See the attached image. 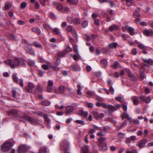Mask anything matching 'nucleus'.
<instances>
[{
    "instance_id": "nucleus-8",
    "label": "nucleus",
    "mask_w": 153,
    "mask_h": 153,
    "mask_svg": "<svg viewBox=\"0 0 153 153\" xmlns=\"http://www.w3.org/2000/svg\"><path fill=\"white\" fill-rule=\"evenodd\" d=\"M12 95L13 97L17 99H19L20 98V94L19 92H20V91L19 89L13 90L12 91Z\"/></svg>"
},
{
    "instance_id": "nucleus-57",
    "label": "nucleus",
    "mask_w": 153,
    "mask_h": 153,
    "mask_svg": "<svg viewBox=\"0 0 153 153\" xmlns=\"http://www.w3.org/2000/svg\"><path fill=\"white\" fill-rule=\"evenodd\" d=\"M76 122L78 123L79 124H81L82 125H85V123L82 120H76Z\"/></svg>"
},
{
    "instance_id": "nucleus-50",
    "label": "nucleus",
    "mask_w": 153,
    "mask_h": 153,
    "mask_svg": "<svg viewBox=\"0 0 153 153\" xmlns=\"http://www.w3.org/2000/svg\"><path fill=\"white\" fill-rule=\"evenodd\" d=\"M126 153H138V152L136 149H132L131 151H127Z\"/></svg>"
},
{
    "instance_id": "nucleus-22",
    "label": "nucleus",
    "mask_w": 153,
    "mask_h": 153,
    "mask_svg": "<svg viewBox=\"0 0 153 153\" xmlns=\"http://www.w3.org/2000/svg\"><path fill=\"white\" fill-rule=\"evenodd\" d=\"M99 147L100 149L102 151H106L107 150V147L105 143L103 146H102L101 144H100V145Z\"/></svg>"
},
{
    "instance_id": "nucleus-4",
    "label": "nucleus",
    "mask_w": 153,
    "mask_h": 153,
    "mask_svg": "<svg viewBox=\"0 0 153 153\" xmlns=\"http://www.w3.org/2000/svg\"><path fill=\"white\" fill-rule=\"evenodd\" d=\"M60 147L62 150H64L65 153H70L68 152L69 144L67 140H64L62 141L60 144Z\"/></svg>"
},
{
    "instance_id": "nucleus-1",
    "label": "nucleus",
    "mask_w": 153,
    "mask_h": 153,
    "mask_svg": "<svg viewBox=\"0 0 153 153\" xmlns=\"http://www.w3.org/2000/svg\"><path fill=\"white\" fill-rule=\"evenodd\" d=\"M8 114L17 117L19 120L23 121L25 118L33 125H38L39 124L40 120L30 117L25 116V114L21 111L16 109H12L9 111Z\"/></svg>"
},
{
    "instance_id": "nucleus-31",
    "label": "nucleus",
    "mask_w": 153,
    "mask_h": 153,
    "mask_svg": "<svg viewBox=\"0 0 153 153\" xmlns=\"http://www.w3.org/2000/svg\"><path fill=\"white\" fill-rule=\"evenodd\" d=\"M63 6L62 4H58L56 7V9L61 12H63Z\"/></svg>"
},
{
    "instance_id": "nucleus-56",
    "label": "nucleus",
    "mask_w": 153,
    "mask_h": 153,
    "mask_svg": "<svg viewBox=\"0 0 153 153\" xmlns=\"http://www.w3.org/2000/svg\"><path fill=\"white\" fill-rule=\"evenodd\" d=\"M125 134L120 132L117 134V137L120 138H123L125 135Z\"/></svg>"
},
{
    "instance_id": "nucleus-52",
    "label": "nucleus",
    "mask_w": 153,
    "mask_h": 153,
    "mask_svg": "<svg viewBox=\"0 0 153 153\" xmlns=\"http://www.w3.org/2000/svg\"><path fill=\"white\" fill-rule=\"evenodd\" d=\"M128 117H129L128 115L126 112H124L122 116V118L123 119H124L125 118H127Z\"/></svg>"
},
{
    "instance_id": "nucleus-3",
    "label": "nucleus",
    "mask_w": 153,
    "mask_h": 153,
    "mask_svg": "<svg viewBox=\"0 0 153 153\" xmlns=\"http://www.w3.org/2000/svg\"><path fill=\"white\" fill-rule=\"evenodd\" d=\"M13 146V144L11 142L7 141L4 143L1 146V150L4 152L8 151Z\"/></svg>"
},
{
    "instance_id": "nucleus-48",
    "label": "nucleus",
    "mask_w": 153,
    "mask_h": 153,
    "mask_svg": "<svg viewBox=\"0 0 153 153\" xmlns=\"http://www.w3.org/2000/svg\"><path fill=\"white\" fill-rule=\"evenodd\" d=\"M77 87L78 88V89L77 90V94L78 95H80L82 94V92L81 91V87H80V85H77Z\"/></svg>"
},
{
    "instance_id": "nucleus-58",
    "label": "nucleus",
    "mask_w": 153,
    "mask_h": 153,
    "mask_svg": "<svg viewBox=\"0 0 153 153\" xmlns=\"http://www.w3.org/2000/svg\"><path fill=\"white\" fill-rule=\"evenodd\" d=\"M93 127L94 129H95V130L96 131V130H101V128L100 127H99L98 126L94 125H93Z\"/></svg>"
},
{
    "instance_id": "nucleus-24",
    "label": "nucleus",
    "mask_w": 153,
    "mask_h": 153,
    "mask_svg": "<svg viewBox=\"0 0 153 153\" xmlns=\"http://www.w3.org/2000/svg\"><path fill=\"white\" fill-rule=\"evenodd\" d=\"M32 30L33 32L36 33L38 35L40 34L41 32L40 29L36 27H34L32 28Z\"/></svg>"
},
{
    "instance_id": "nucleus-6",
    "label": "nucleus",
    "mask_w": 153,
    "mask_h": 153,
    "mask_svg": "<svg viewBox=\"0 0 153 153\" xmlns=\"http://www.w3.org/2000/svg\"><path fill=\"white\" fill-rule=\"evenodd\" d=\"M66 30L68 32H71L73 36L76 38H77V34L76 32L73 29L72 26L71 25H68L66 28Z\"/></svg>"
},
{
    "instance_id": "nucleus-64",
    "label": "nucleus",
    "mask_w": 153,
    "mask_h": 153,
    "mask_svg": "<svg viewBox=\"0 0 153 153\" xmlns=\"http://www.w3.org/2000/svg\"><path fill=\"white\" fill-rule=\"evenodd\" d=\"M109 91H110V92L111 93V94H114V88L112 87H110Z\"/></svg>"
},
{
    "instance_id": "nucleus-5",
    "label": "nucleus",
    "mask_w": 153,
    "mask_h": 153,
    "mask_svg": "<svg viewBox=\"0 0 153 153\" xmlns=\"http://www.w3.org/2000/svg\"><path fill=\"white\" fill-rule=\"evenodd\" d=\"M30 149V147L24 145H22L19 146L17 152L18 153H26L27 150Z\"/></svg>"
},
{
    "instance_id": "nucleus-45",
    "label": "nucleus",
    "mask_w": 153,
    "mask_h": 153,
    "mask_svg": "<svg viewBox=\"0 0 153 153\" xmlns=\"http://www.w3.org/2000/svg\"><path fill=\"white\" fill-rule=\"evenodd\" d=\"M72 68L73 70L74 71H79L81 69L79 67L74 66L72 67Z\"/></svg>"
},
{
    "instance_id": "nucleus-29",
    "label": "nucleus",
    "mask_w": 153,
    "mask_h": 153,
    "mask_svg": "<svg viewBox=\"0 0 153 153\" xmlns=\"http://www.w3.org/2000/svg\"><path fill=\"white\" fill-rule=\"evenodd\" d=\"M11 4L9 2L6 3L4 6V9L5 10H7L10 9L11 7Z\"/></svg>"
},
{
    "instance_id": "nucleus-39",
    "label": "nucleus",
    "mask_w": 153,
    "mask_h": 153,
    "mask_svg": "<svg viewBox=\"0 0 153 153\" xmlns=\"http://www.w3.org/2000/svg\"><path fill=\"white\" fill-rule=\"evenodd\" d=\"M140 9L139 8H137L136 9V12H135L133 14V16H140V13L139 12V11Z\"/></svg>"
},
{
    "instance_id": "nucleus-43",
    "label": "nucleus",
    "mask_w": 153,
    "mask_h": 153,
    "mask_svg": "<svg viewBox=\"0 0 153 153\" xmlns=\"http://www.w3.org/2000/svg\"><path fill=\"white\" fill-rule=\"evenodd\" d=\"M41 103L42 105L45 106H48L50 104V102L46 100L43 101Z\"/></svg>"
},
{
    "instance_id": "nucleus-30",
    "label": "nucleus",
    "mask_w": 153,
    "mask_h": 153,
    "mask_svg": "<svg viewBox=\"0 0 153 153\" xmlns=\"http://www.w3.org/2000/svg\"><path fill=\"white\" fill-rule=\"evenodd\" d=\"M126 1V4L127 6H130L133 3L134 1L133 0H123Z\"/></svg>"
},
{
    "instance_id": "nucleus-20",
    "label": "nucleus",
    "mask_w": 153,
    "mask_h": 153,
    "mask_svg": "<svg viewBox=\"0 0 153 153\" xmlns=\"http://www.w3.org/2000/svg\"><path fill=\"white\" fill-rule=\"evenodd\" d=\"M120 64L117 61H115L113 64L112 65L111 67L114 69H116L120 67Z\"/></svg>"
},
{
    "instance_id": "nucleus-49",
    "label": "nucleus",
    "mask_w": 153,
    "mask_h": 153,
    "mask_svg": "<svg viewBox=\"0 0 153 153\" xmlns=\"http://www.w3.org/2000/svg\"><path fill=\"white\" fill-rule=\"evenodd\" d=\"M27 5V4L25 2H22L21 4V7L22 9L25 8Z\"/></svg>"
},
{
    "instance_id": "nucleus-21",
    "label": "nucleus",
    "mask_w": 153,
    "mask_h": 153,
    "mask_svg": "<svg viewBox=\"0 0 153 153\" xmlns=\"http://www.w3.org/2000/svg\"><path fill=\"white\" fill-rule=\"evenodd\" d=\"M39 153H47V150L46 147L43 146L40 148Z\"/></svg>"
},
{
    "instance_id": "nucleus-28",
    "label": "nucleus",
    "mask_w": 153,
    "mask_h": 153,
    "mask_svg": "<svg viewBox=\"0 0 153 153\" xmlns=\"http://www.w3.org/2000/svg\"><path fill=\"white\" fill-rule=\"evenodd\" d=\"M134 29L133 28L129 27L128 32L129 33L130 35L133 36L134 34Z\"/></svg>"
},
{
    "instance_id": "nucleus-42",
    "label": "nucleus",
    "mask_w": 153,
    "mask_h": 153,
    "mask_svg": "<svg viewBox=\"0 0 153 153\" xmlns=\"http://www.w3.org/2000/svg\"><path fill=\"white\" fill-rule=\"evenodd\" d=\"M73 49L74 51V52L75 53H77V54H78L79 53V51L78 49V48H77V45L76 44H73Z\"/></svg>"
},
{
    "instance_id": "nucleus-61",
    "label": "nucleus",
    "mask_w": 153,
    "mask_h": 153,
    "mask_svg": "<svg viewBox=\"0 0 153 153\" xmlns=\"http://www.w3.org/2000/svg\"><path fill=\"white\" fill-rule=\"evenodd\" d=\"M129 27V26L127 25H126L122 27V30L124 31H125L126 30L128 31Z\"/></svg>"
},
{
    "instance_id": "nucleus-27",
    "label": "nucleus",
    "mask_w": 153,
    "mask_h": 153,
    "mask_svg": "<svg viewBox=\"0 0 153 153\" xmlns=\"http://www.w3.org/2000/svg\"><path fill=\"white\" fill-rule=\"evenodd\" d=\"M66 54L65 51H62L59 52L58 53V56L60 58L63 57Z\"/></svg>"
},
{
    "instance_id": "nucleus-12",
    "label": "nucleus",
    "mask_w": 153,
    "mask_h": 153,
    "mask_svg": "<svg viewBox=\"0 0 153 153\" xmlns=\"http://www.w3.org/2000/svg\"><path fill=\"white\" fill-rule=\"evenodd\" d=\"M34 85L31 82H29L27 87L26 88V90L29 92H31L32 91V90L34 88Z\"/></svg>"
},
{
    "instance_id": "nucleus-55",
    "label": "nucleus",
    "mask_w": 153,
    "mask_h": 153,
    "mask_svg": "<svg viewBox=\"0 0 153 153\" xmlns=\"http://www.w3.org/2000/svg\"><path fill=\"white\" fill-rule=\"evenodd\" d=\"M20 85L21 87L24 86L23 80L22 79H20L19 80L18 83Z\"/></svg>"
},
{
    "instance_id": "nucleus-36",
    "label": "nucleus",
    "mask_w": 153,
    "mask_h": 153,
    "mask_svg": "<svg viewBox=\"0 0 153 153\" xmlns=\"http://www.w3.org/2000/svg\"><path fill=\"white\" fill-rule=\"evenodd\" d=\"M44 118L45 121L47 122L48 123H51V120L48 117V115L47 114H45L44 116Z\"/></svg>"
},
{
    "instance_id": "nucleus-40",
    "label": "nucleus",
    "mask_w": 153,
    "mask_h": 153,
    "mask_svg": "<svg viewBox=\"0 0 153 153\" xmlns=\"http://www.w3.org/2000/svg\"><path fill=\"white\" fill-rule=\"evenodd\" d=\"M65 88L64 86L61 85L59 86V91L61 93H63L64 92Z\"/></svg>"
},
{
    "instance_id": "nucleus-46",
    "label": "nucleus",
    "mask_w": 153,
    "mask_h": 153,
    "mask_svg": "<svg viewBox=\"0 0 153 153\" xmlns=\"http://www.w3.org/2000/svg\"><path fill=\"white\" fill-rule=\"evenodd\" d=\"M93 114L94 117L98 119L99 118V114L96 111H93L92 112Z\"/></svg>"
},
{
    "instance_id": "nucleus-33",
    "label": "nucleus",
    "mask_w": 153,
    "mask_h": 153,
    "mask_svg": "<svg viewBox=\"0 0 153 153\" xmlns=\"http://www.w3.org/2000/svg\"><path fill=\"white\" fill-rule=\"evenodd\" d=\"M81 22L80 19L79 18H75L74 19L73 23L75 24L78 25Z\"/></svg>"
},
{
    "instance_id": "nucleus-44",
    "label": "nucleus",
    "mask_w": 153,
    "mask_h": 153,
    "mask_svg": "<svg viewBox=\"0 0 153 153\" xmlns=\"http://www.w3.org/2000/svg\"><path fill=\"white\" fill-rule=\"evenodd\" d=\"M49 16L51 18L53 19H56V17L55 15L52 12H50L49 15Z\"/></svg>"
},
{
    "instance_id": "nucleus-54",
    "label": "nucleus",
    "mask_w": 153,
    "mask_h": 153,
    "mask_svg": "<svg viewBox=\"0 0 153 153\" xmlns=\"http://www.w3.org/2000/svg\"><path fill=\"white\" fill-rule=\"evenodd\" d=\"M86 105L89 108H92L94 107V104L92 103H86Z\"/></svg>"
},
{
    "instance_id": "nucleus-14",
    "label": "nucleus",
    "mask_w": 153,
    "mask_h": 153,
    "mask_svg": "<svg viewBox=\"0 0 153 153\" xmlns=\"http://www.w3.org/2000/svg\"><path fill=\"white\" fill-rule=\"evenodd\" d=\"M28 44L31 46L33 45L36 48H39L41 49L43 48L42 45L38 42H35L33 44H30L28 43Z\"/></svg>"
},
{
    "instance_id": "nucleus-35",
    "label": "nucleus",
    "mask_w": 153,
    "mask_h": 153,
    "mask_svg": "<svg viewBox=\"0 0 153 153\" xmlns=\"http://www.w3.org/2000/svg\"><path fill=\"white\" fill-rule=\"evenodd\" d=\"M36 89L38 91L40 92H41L43 91V89L41 85L39 84H38L36 86Z\"/></svg>"
},
{
    "instance_id": "nucleus-19",
    "label": "nucleus",
    "mask_w": 153,
    "mask_h": 153,
    "mask_svg": "<svg viewBox=\"0 0 153 153\" xmlns=\"http://www.w3.org/2000/svg\"><path fill=\"white\" fill-rule=\"evenodd\" d=\"M49 67H51V63L48 62H47V64H43L42 65V68L45 70H48Z\"/></svg>"
},
{
    "instance_id": "nucleus-23",
    "label": "nucleus",
    "mask_w": 153,
    "mask_h": 153,
    "mask_svg": "<svg viewBox=\"0 0 153 153\" xmlns=\"http://www.w3.org/2000/svg\"><path fill=\"white\" fill-rule=\"evenodd\" d=\"M79 114L82 117H87L88 115V112H85L83 110L79 112Z\"/></svg>"
},
{
    "instance_id": "nucleus-9",
    "label": "nucleus",
    "mask_w": 153,
    "mask_h": 153,
    "mask_svg": "<svg viewBox=\"0 0 153 153\" xmlns=\"http://www.w3.org/2000/svg\"><path fill=\"white\" fill-rule=\"evenodd\" d=\"M53 82L52 80H50L48 81V86L47 88V91L48 92H51L53 89Z\"/></svg>"
},
{
    "instance_id": "nucleus-38",
    "label": "nucleus",
    "mask_w": 153,
    "mask_h": 153,
    "mask_svg": "<svg viewBox=\"0 0 153 153\" xmlns=\"http://www.w3.org/2000/svg\"><path fill=\"white\" fill-rule=\"evenodd\" d=\"M13 77L14 82L15 83H18L19 80L16 75L15 74H13Z\"/></svg>"
},
{
    "instance_id": "nucleus-18",
    "label": "nucleus",
    "mask_w": 153,
    "mask_h": 153,
    "mask_svg": "<svg viewBox=\"0 0 153 153\" xmlns=\"http://www.w3.org/2000/svg\"><path fill=\"white\" fill-rule=\"evenodd\" d=\"M101 63L103 68H105L107 66L108 62L105 59H103L101 60Z\"/></svg>"
},
{
    "instance_id": "nucleus-26",
    "label": "nucleus",
    "mask_w": 153,
    "mask_h": 153,
    "mask_svg": "<svg viewBox=\"0 0 153 153\" xmlns=\"http://www.w3.org/2000/svg\"><path fill=\"white\" fill-rule=\"evenodd\" d=\"M117 45L118 44L117 42H113L110 44L108 45V47L111 48H115L117 47Z\"/></svg>"
},
{
    "instance_id": "nucleus-7",
    "label": "nucleus",
    "mask_w": 153,
    "mask_h": 153,
    "mask_svg": "<svg viewBox=\"0 0 153 153\" xmlns=\"http://www.w3.org/2000/svg\"><path fill=\"white\" fill-rule=\"evenodd\" d=\"M148 142L146 139L144 138L139 141L136 144V146L140 149L143 148L145 145Z\"/></svg>"
},
{
    "instance_id": "nucleus-41",
    "label": "nucleus",
    "mask_w": 153,
    "mask_h": 153,
    "mask_svg": "<svg viewBox=\"0 0 153 153\" xmlns=\"http://www.w3.org/2000/svg\"><path fill=\"white\" fill-rule=\"evenodd\" d=\"M67 19L69 23L72 24L73 23L74 19L73 17L71 16H68V17Z\"/></svg>"
},
{
    "instance_id": "nucleus-34",
    "label": "nucleus",
    "mask_w": 153,
    "mask_h": 153,
    "mask_svg": "<svg viewBox=\"0 0 153 153\" xmlns=\"http://www.w3.org/2000/svg\"><path fill=\"white\" fill-rule=\"evenodd\" d=\"M88 23L87 21L84 20L82 22L81 25L83 28H85L88 26Z\"/></svg>"
},
{
    "instance_id": "nucleus-16",
    "label": "nucleus",
    "mask_w": 153,
    "mask_h": 153,
    "mask_svg": "<svg viewBox=\"0 0 153 153\" xmlns=\"http://www.w3.org/2000/svg\"><path fill=\"white\" fill-rule=\"evenodd\" d=\"M107 109L109 110L110 113H112L116 110L114 106L110 105H108V107Z\"/></svg>"
},
{
    "instance_id": "nucleus-53",
    "label": "nucleus",
    "mask_w": 153,
    "mask_h": 153,
    "mask_svg": "<svg viewBox=\"0 0 153 153\" xmlns=\"http://www.w3.org/2000/svg\"><path fill=\"white\" fill-rule=\"evenodd\" d=\"M36 114L40 116H44L45 114H44L43 112L41 111H37L36 113Z\"/></svg>"
},
{
    "instance_id": "nucleus-2",
    "label": "nucleus",
    "mask_w": 153,
    "mask_h": 153,
    "mask_svg": "<svg viewBox=\"0 0 153 153\" xmlns=\"http://www.w3.org/2000/svg\"><path fill=\"white\" fill-rule=\"evenodd\" d=\"M5 62L12 68H14L20 65L22 66L25 65V60L22 58H15L13 60L8 59L5 61Z\"/></svg>"
},
{
    "instance_id": "nucleus-15",
    "label": "nucleus",
    "mask_w": 153,
    "mask_h": 153,
    "mask_svg": "<svg viewBox=\"0 0 153 153\" xmlns=\"http://www.w3.org/2000/svg\"><path fill=\"white\" fill-rule=\"evenodd\" d=\"M74 108L73 107L71 106H68L66 107V114H68L69 113H70L72 112L74 110Z\"/></svg>"
},
{
    "instance_id": "nucleus-37",
    "label": "nucleus",
    "mask_w": 153,
    "mask_h": 153,
    "mask_svg": "<svg viewBox=\"0 0 153 153\" xmlns=\"http://www.w3.org/2000/svg\"><path fill=\"white\" fill-rule=\"evenodd\" d=\"M52 30L55 34L57 35L59 34L60 30L58 28H55L52 29Z\"/></svg>"
},
{
    "instance_id": "nucleus-47",
    "label": "nucleus",
    "mask_w": 153,
    "mask_h": 153,
    "mask_svg": "<svg viewBox=\"0 0 153 153\" xmlns=\"http://www.w3.org/2000/svg\"><path fill=\"white\" fill-rule=\"evenodd\" d=\"M95 36L94 35H92L91 36H87L86 37V40L88 41H89L91 39L94 40V38Z\"/></svg>"
},
{
    "instance_id": "nucleus-51",
    "label": "nucleus",
    "mask_w": 153,
    "mask_h": 153,
    "mask_svg": "<svg viewBox=\"0 0 153 153\" xmlns=\"http://www.w3.org/2000/svg\"><path fill=\"white\" fill-rule=\"evenodd\" d=\"M39 2L41 5L42 6H45L46 5V1H48V0H39Z\"/></svg>"
},
{
    "instance_id": "nucleus-11",
    "label": "nucleus",
    "mask_w": 153,
    "mask_h": 153,
    "mask_svg": "<svg viewBox=\"0 0 153 153\" xmlns=\"http://www.w3.org/2000/svg\"><path fill=\"white\" fill-rule=\"evenodd\" d=\"M25 51L27 53L29 54L30 55L33 56L35 55L34 51L33 50L32 47H25Z\"/></svg>"
},
{
    "instance_id": "nucleus-17",
    "label": "nucleus",
    "mask_w": 153,
    "mask_h": 153,
    "mask_svg": "<svg viewBox=\"0 0 153 153\" xmlns=\"http://www.w3.org/2000/svg\"><path fill=\"white\" fill-rule=\"evenodd\" d=\"M131 99L133 102V104L134 105H137L139 103V101L137 98L136 96H133Z\"/></svg>"
},
{
    "instance_id": "nucleus-13",
    "label": "nucleus",
    "mask_w": 153,
    "mask_h": 153,
    "mask_svg": "<svg viewBox=\"0 0 153 153\" xmlns=\"http://www.w3.org/2000/svg\"><path fill=\"white\" fill-rule=\"evenodd\" d=\"M140 99L143 102H145L146 103H149L151 101V98L149 97H148L146 99H145V97L143 95H141L140 97Z\"/></svg>"
},
{
    "instance_id": "nucleus-60",
    "label": "nucleus",
    "mask_w": 153,
    "mask_h": 153,
    "mask_svg": "<svg viewBox=\"0 0 153 153\" xmlns=\"http://www.w3.org/2000/svg\"><path fill=\"white\" fill-rule=\"evenodd\" d=\"M127 124V121H125L121 125V126L119 127L120 129L122 128L123 127L126 126Z\"/></svg>"
},
{
    "instance_id": "nucleus-59",
    "label": "nucleus",
    "mask_w": 153,
    "mask_h": 153,
    "mask_svg": "<svg viewBox=\"0 0 153 153\" xmlns=\"http://www.w3.org/2000/svg\"><path fill=\"white\" fill-rule=\"evenodd\" d=\"M64 51H65L66 53V52H70L72 51V48L68 45Z\"/></svg>"
},
{
    "instance_id": "nucleus-62",
    "label": "nucleus",
    "mask_w": 153,
    "mask_h": 153,
    "mask_svg": "<svg viewBox=\"0 0 153 153\" xmlns=\"http://www.w3.org/2000/svg\"><path fill=\"white\" fill-rule=\"evenodd\" d=\"M94 23L96 25L99 26L100 25V22L99 20L98 19H94Z\"/></svg>"
},
{
    "instance_id": "nucleus-10",
    "label": "nucleus",
    "mask_w": 153,
    "mask_h": 153,
    "mask_svg": "<svg viewBox=\"0 0 153 153\" xmlns=\"http://www.w3.org/2000/svg\"><path fill=\"white\" fill-rule=\"evenodd\" d=\"M143 33L144 35L147 37L153 36V30L151 29L144 30Z\"/></svg>"
},
{
    "instance_id": "nucleus-32",
    "label": "nucleus",
    "mask_w": 153,
    "mask_h": 153,
    "mask_svg": "<svg viewBox=\"0 0 153 153\" xmlns=\"http://www.w3.org/2000/svg\"><path fill=\"white\" fill-rule=\"evenodd\" d=\"M35 64L34 61L31 59H28V64L30 66H33Z\"/></svg>"
},
{
    "instance_id": "nucleus-63",
    "label": "nucleus",
    "mask_w": 153,
    "mask_h": 153,
    "mask_svg": "<svg viewBox=\"0 0 153 153\" xmlns=\"http://www.w3.org/2000/svg\"><path fill=\"white\" fill-rule=\"evenodd\" d=\"M140 77L141 79L143 80L146 77V76L143 73H141L140 74Z\"/></svg>"
},
{
    "instance_id": "nucleus-25",
    "label": "nucleus",
    "mask_w": 153,
    "mask_h": 153,
    "mask_svg": "<svg viewBox=\"0 0 153 153\" xmlns=\"http://www.w3.org/2000/svg\"><path fill=\"white\" fill-rule=\"evenodd\" d=\"M143 60L145 62L148 63L150 65H152L153 63V60L151 59H144Z\"/></svg>"
}]
</instances>
